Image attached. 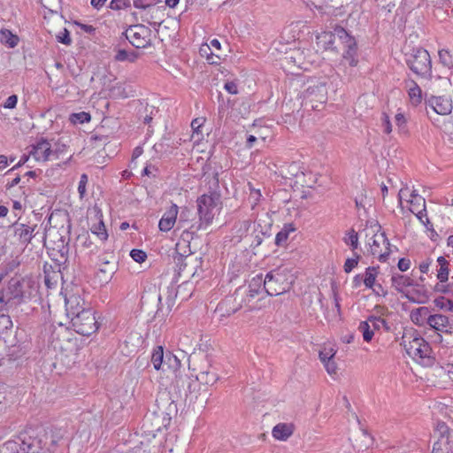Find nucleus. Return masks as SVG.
I'll list each match as a JSON object with an SVG mask.
<instances>
[{
	"label": "nucleus",
	"instance_id": "obj_1",
	"mask_svg": "<svg viewBox=\"0 0 453 453\" xmlns=\"http://www.w3.org/2000/svg\"><path fill=\"white\" fill-rule=\"evenodd\" d=\"M66 316L73 330L82 335H90L98 329L93 310L86 306L85 301L76 295L65 298Z\"/></svg>",
	"mask_w": 453,
	"mask_h": 453
},
{
	"label": "nucleus",
	"instance_id": "obj_2",
	"mask_svg": "<svg viewBox=\"0 0 453 453\" xmlns=\"http://www.w3.org/2000/svg\"><path fill=\"white\" fill-rule=\"evenodd\" d=\"M49 429H43L36 436L22 434L0 446V453H44L55 450L50 444Z\"/></svg>",
	"mask_w": 453,
	"mask_h": 453
},
{
	"label": "nucleus",
	"instance_id": "obj_3",
	"mask_svg": "<svg viewBox=\"0 0 453 453\" xmlns=\"http://www.w3.org/2000/svg\"><path fill=\"white\" fill-rule=\"evenodd\" d=\"M198 221L191 224L183 234L189 232L195 234L200 230L206 229L213 221L214 217L221 211V196L219 192L211 191L203 194L196 200Z\"/></svg>",
	"mask_w": 453,
	"mask_h": 453
},
{
	"label": "nucleus",
	"instance_id": "obj_4",
	"mask_svg": "<svg viewBox=\"0 0 453 453\" xmlns=\"http://www.w3.org/2000/svg\"><path fill=\"white\" fill-rule=\"evenodd\" d=\"M401 345L406 353L414 360L429 365L433 364L432 349L429 343L416 331L410 330L403 333Z\"/></svg>",
	"mask_w": 453,
	"mask_h": 453
},
{
	"label": "nucleus",
	"instance_id": "obj_5",
	"mask_svg": "<svg viewBox=\"0 0 453 453\" xmlns=\"http://www.w3.org/2000/svg\"><path fill=\"white\" fill-rule=\"evenodd\" d=\"M408 67L418 77L431 80L433 77L432 60L428 51L423 48H413L405 54Z\"/></svg>",
	"mask_w": 453,
	"mask_h": 453
},
{
	"label": "nucleus",
	"instance_id": "obj_6",
	"mask_svg": "<svg viewBox=\"0 0 453 453\" xmlns=\"http://www.w3.org/2000/svg\"><path fill=\"white\" fill-rule=\"evenodd\" d=\"M292 275L285 268L269 272L264 278L265 291L267 296H279L289 290Z\"/></svg>",
	"mask_w": 453,
	"mask_h": 453
},
{
	"label": "nucleus",
	"instance_id": "obj_7",
	"mask_svg": "<svg viewBox=\"0 0 453 453\" xmlns=\"http://www.w3.org/2000/svg\"><path fill=\"white\" fill-rule=\"evenodd\" d=\"M335 35L343 46L342 65L355 67L358 64L357 44L356 39L342 27H335Z\"/></svg>",
	"mask_w": 453,
	"mask_h": 453
},
{
	"label": "nucleus",
	"instance_id": "obj_8",
	"mask_svg": "<svg viewBox=\"0 0 453 453\" xmlns=\"http://www.w3.org/2000/svg\"><path fill=\"white\" fill-rule=\"evenodd\" d=\"M245 293L242 288H237L232 296L226 297L217 305L215 312L219 314L220 320H222V318H226L235 313L243 306H247L246 299L244 298Z\"/></svg>",
	"mask_w": 453,
	"mask_h": 453
},
{
	"label": "nucleus",
	"instance_id": "obj_9",
	"mask_svg": "<svg viewBox=\"0 0 453 453\" xmlns=\"http://www.w3.org/2000/svg\"><path fill=\"white\" fill-rule=\"evenodd\" d=\"M437 437L432 453H453V434L444 422H438L434 430Z\"/></svg>",
	"mask_w": 453,
	"mask_h": 453
},
{
	"label": "nucleus",
	"instance_id": "obj_10",
	"mask_svg": "<svg viewBox=\"0 0 453 453\" xmlns=\"http://www.w3.org/2000/svg\"><path fill=\"white\" fill-rule=\"evenodd\" d=\"M125 36L137 49H144L151 44V30L142 24L130 26Z\"/></svg>",
	"mask_w": 453,
	"mask_h": 453
},
{
	"label": "nucleus",
	"instance_id": "obj_11",
	"mask_svg": "<svg viewBox=\"0 0 453 453\" xmlns=\"http://www.w3.org/2000/svg\"><path fill=\"white\" fill-rule=\"evenodd\" d=\"M65 147V146L63 145V149L53 150L50 142L47 139L40 138L31 146L29 155L33 156L38 162H46L50 159L58 158V154L64 150Z\"/></svg>",
	"mask_w": 453,
	"mask_h": 453
},
{
	"label": "nucleus",
	"instance_id": "obj_12",
	"mask_svg": "<svg viewBox=\"0 0 453 453\" xmlns=\"http://www.w3.org/2000/svg\"><path fill=\"white\" fill-rule=\"evenodd\" d=\"M372 240L369 242L372 255L384 261L390 252V243L385 233L374 234Z\"/></svg>",
	"mask_w": 453,
	"mask_h": 453
},
{
	"label": "nucleus",
	"instance_id": "obj_13",
	"mask_svg": "<svg viewBox=\"0 0 453 453\" xmlns=\"http://www.w3.org/2000/svg\"><path fill=\"white\" fill-rule=\"evenodd\" d=\"M36 226V225L30 226L15 222L10 226L9 231L12 233L13 237L19 243L27 245L35 235V229Z\"/></svg>",
	"mask_w": 453,
	"mask_h": 453
},
{
	"label": "nucleus",
	"instance_id": "obj_14",
	"mask_svg": "<svg viewBox=\"0 0 453 453\" xmlns=\"http://www.w3.org/2000/svg\"><path fill=\"white\" fill-rule=\"evenodd\" d=\"M426 104L439 115H449L453 108L451 99L446 96H431L426 99Z\"/></svg>",
	"mask_w": 453,
	"mask_h": 453
},
{
	"label": "nucleus",
	"instance_id": "obj_15",
	"mask_svg": "<svg viewBox=\"0 0 453 453\" xmlns=\"http://www.w3.org/2000/svg\"><path fill=\"white\" fill-rule=\"evenodd\" d=\"M241 288L242 291L246 292L244 294V298L246 299L247 305H249L251 299L265 293V281L262 274H257L253 277L249 283L248 288Z\"/></svg>",
	"mask_w": 453,
	"mask_h": 453
},
{
	"label": "nucleus",
	"instance_id": "obj_16",
	"mask_svg": "<svg viewBox=\"0 0 453 453\" xmlns=\"http://www.w3.org/2000/svg\"><path fill=\"white\" fill-rule=\"evenodd\" d=\"M136 15H140V18L142 22H146L149 25L152 26L154 28L159 27L161 23L163 22L162 19V11L159 7L152 6V8H147L143 11H140L139 12L135 13Z\"/></svg>",
	"mask_w": 453,
	"mask_h": 453
},
{
	"label": "nucleus",
	"instance_id": "obj_17",
	"mask_svg": "<svg viewBox=\"0 0 453 453\" xmlns=\"http://www.w3.org/2000/svg\"><path fill=\"white\" fill-rule=\"evenodd\" d=\"M179 207L176 204H172L170 208L163 214L158 222V228L162 232L170 231L177 222V216Z\"/></svg>",
	"mask_w": 453,
	"mask_h": 453
},
{
	"label": "nucleus",
	"instance_id": "obj_18",
	"mask_svg": "<svg viewBox=\"0 0 453 453\" xmlns=\"http://www.w3.org/2000/svg\"><path fill=\"white\" fill-rule=\"evenodd\" d=\"M428 326L439 332L445 334L453 333V323H451L449 319L443 314L431 315Z\"/></svg>",
	"mask_w": 453,
	"mask_h": 453
},
{
	"label": "nucleus",
	"instance_id": "obj_19",
	"mask_svg": "<svg viewBox=\"0 0 453 453\" xmlns=\"http://www.w3.org/2000/svg\"><path fill=\"white\" fill-rule=\"evenodd\" d=\"M411 290L406 291L404 296L411 303H425L429 298L428 290L423 285L414 283Z\"/></svg>",
	"mask_w": 453,
	"mask_h": 453
},
{
	"label": "nucleus",
	"instance_id": "obj_20",
	"mask_svg": "<svg viewBox=\"0 0 453 453\" xmlns=\"http://www.w3.org/2000/svg\"><path fill=\"white\" fill-rule=\"evenodd\" d=\"M404 87L407 89L411 103L418 105L422 102V90L417 82L412 79L404 81Z\"/></svg>",
	"mask_w": 453,
	"mask_h": 453
},
{
	"label": "nucleus",
	"instance_id": "obj_21",
	"mask_svg": "<svg viewBox=\"0 0 453 453\" xmlns=\"http://www.w3.org/2000/svg\"><path fill=\"white\" fill-rule=\"evenodd\" d=\"M392 287L399 293L405 294V288L414 286V280L406 275L394 273L391 277Z\"/></svg>",
	"mask_w": 453,
	"mask_h": 453
},
{
	"label": "nucleus",
	"instance_id": "obj_22",
	"mask_svg": "<svg viewBox=\"0 0 453 453\" xmlns=\"http://www.w3.org/2000/svg\"><path fill=\"white\" fill-rule=\"evenodd\" d=\"M410 317L411 321L417 326H423L426 324L428 325L429 318L431 317L430 310L426 306L418 307L411 311Z\"/></svg>",
	"mask_w": 453,
	"mask_h": 453
},
{
	"label": "nucleus",
	"instance_id": "obj_23",
	"mask_svg": "<svg viewBox=\"0 0 453 453\" xmlns=\"http://www.w3.org/2000/svg\"><path fill=\"white\" fill-rule=\"evenodd\" d=\"M294 433V425L291 423H279L272 431L273 436L279 441H287Z\"/></svg>",
	"mask_w": 453,
	"mask_h": 453
},
{
	"label": "nucleus",
	"instance_id": "obj_24",
	"mask_svg": "<svg viewBox=\"0 0 453 453\" xmlns=\"http://www.w3.org/2000/svg\"><path fill=\"white\" fill-rule=\"evenodd\" d=\"M437 263H438V265H439V269H438V272H437V279L439 280L440 282H446L449 280V263L442 256H440L437 258Z\"/></svg>",
	"mask_w": 453,
	"mask_h": 453
},
{
	"label": "nucleus",
	"instance_id": "obj_25",
	"mask_svg": "<svg viewBox=\"0 0 453 453\" xmlns=\"http://www.w3.org/2000/svg\"><path fill=\"white\" fill-rule=\"evenodd\" d=\"M165 355H164V349L162 346H157L152 352L151 355V363L156 370L162 369L165 371L164 365H165Z\"/></svg>",
	"mask_w": 453,
	"mask_h": 453
},
{
	"label": "nucleus",
	"instance_id": "obj_26",
	"mask_svg": "<svg viewBox=\"0 0 453 453\" xmlns=\"http://www.w3.org/2000/svg\"><path fill=\"white\" fill-rule=\"evenodd\" d=\"M23 280L18 277L12 278L8 282L7 287L12 291V296L18 300L21 299L23 296Z\"/></svg>",
	"mask_w": 453,
	"mask_h": 453
},
{
	"label": "nucleus",
	"instance_id": "obj_27",
	"mask_svg": "<svg viewBox=\"0 0 453 453\" xmlns=\"http://www.w3.org/2000/svg\"><path fill=\"white\" fill-rule=\"evenodd\" d=\"M378 276V267L369 266L365 269L363 275V283L367 288H372L376 284V278Z\"/></svg>",
	"mask_w": 453,
	"mask_h": 453
},
{
	"label": "nucleus",
	"instance_id": "obj_28",
	"mask_svg": "<svg viewBox=\"0 0 453 453\" xmlns=\"http://www.w3.org/2000/svg\"><path fill=\"white\" fill-rule=\"evenodd\" d=\"M0 36L1 42L10 48L16 47L19 41L16 35L5 28L0 30Z\"/></svg>",
	"mask_w": 453,
	"mask_h": 453
},
{
	"label": "nucleus",
	"instance_id": "obj_29",
	"mask_svg": "<svg viewBox=\"0 0 453 453\" xmlns=\"http://www.w3.org/2000/svg\"><path fill=\"white\" fill-rule=\"evenodd\" d=\"M296 231V227L293 224H286L282 227V229L276 234L275 237V244L278 246L284 245L288 239L290 233Z\"/></svg>",
	"mask_w": 453,
	"mask_h": 453
},
{
	"label": "nucleus",
	"instance_id": "obj_30",
	"mask_svg": "<svg viewBox=\"0 0 453 453\" xmlns=\"http://www.w3.org/2000/svg\"><path fill=\"white\" fill-rule=\"evenodd\" d=\"M250 224L251 223L250 220H242L236 222L232 229L234 237L237 238L238 240H241L244 235L247 234L250 227Z\"/></svg>",
	"mask_w": 453,
	"mask_h": 453
},
{
	"label": "nucleus",
	"instance_id": "obj_31",
	"mask_svg": "<svg viewBox=\"0 0 453 453\" xmlns=\"http://www.w3.org/2000/svg\"><path fill=\"white\" fill-rule=\"evenodd\" d=\"M66 431L64 428H50L49 429V436L50 444L51 446H55V449H57L58 442L64 439Z\"/></svg>",
	"mask_w": 453,
	"mask_h": 453
},
{
	"label": "nucleus",
	"instance_id": "obj_32",
	"mask_svg": "<svg viewBox=\"0 0 453 453\" xmlns=\"http://www.w3.org/2000/svg\"><path fill=\"white\" fill-rule=\"evenodd\" d=\"M200 54L205 57L210 65H219L220 63V57L211 52L210 45L204 44L200 48Z\"/></svg>",
	"mask_w": 453,
	"mask_h": 453
},
{
	"label": "nucleus",
	"instance_id": "obj_33",
	"mask_svg": "<svg viewBox=\"0 0 453 453\" xmlns=\"http://www.w3.org/2000/svg\"><path fill=\"white\" fill-rule=\"evenodd\" d=\"M197 380L202 383L207 385H213L218 380V375L214 371L211 369L200 372L197 376Z\"/></svg>",
	"mask_w": 453,
	"mask_h": 453
},
{
	"label": "nucleus",
	"instance_id": "obj_34",
	"mask_svg": "<svg viewBox=\"0 0 453 453\" xmlns=\"http://www.w3.org/2000/svg\"><path fill=\"white\" fill-rule=\"evenodd\" d=\"M167 366V368L173 370V372L175 373V377L178 376V372L180 367V361L172 353H167L165 355V361L164 367Z\"/></svg>",
	"mask_w": 453,
	"mask_h": 453
},
{
	"label": "nucleus",
	"instance_id": "obj_35",
	"mask_svg": "<svg viewBox=\"0 0 453 453\" xmlns=\"http://www.w3.org/2000/svg\"><path fill=\"white\" fill-rule=\"evenodd\" d=\"M337 38V35H335V28L334 29V32H323L321 35H319L317 39L319 40V42H324L325 49H332L334 44V39Z\"/></svg>",
	"mask_w": 453,
	"mask_h": 453
},
{
	"label": "nucleus",
	"instance_id": "obj_36",
	"mask_svg": "<svg viewBox=\"0 0 453 453\" xmlns=\"http://www.w3.org/2000/svg\"><path fill=\"white\" fill-rule=\"evenodd\" d=\"M366 321L370 322V326L372 328L373 332L375 330H380L381 327H385L387 331L389 330L388 323L380 317L371 316Z\"/></svg>",
	"mask_w": 453,
	"mask_h": 453
},
{
	"label": "nucleus",
	"instance_id": "obj_37",
	"mask_svg": "<svg viewBox=\"0 0 453 453\" xmlns=\"http://www.w3.org/2000/svg\"><path fill=\"white\" fill-rule=\"evenodd\" d=\"M358 330L360 331V333H362L363 339L365 342H370L372 339L374 332L372 328L370 326V322H367L366 320L362 321L359 324Z\"/></svg>",
	"mask_w": 453,
	"mask_h": 453
},
{
	"label": "nucleus",
	"instance_id": "obj_38",
	"mask_svg": "<svg viewBox=\"0 0 453 453\" xmlns=\"http://www.w3.org/2000/svg\"><path fill=\"white\" fill-rule=\"evenodd\" d=\"M91 232L102 241H106L108 238L105 226L102 220L91 227Z\"/></svg>",
	"mask_w": 453,
	"mask_h": 453
},
{
	"label": "nucleus",
	"instance_id": "obj_39",
	"mask_svg": "<svg viewBox=\"0 0 453 453\" xmlns=\"http://www.w3.org/2000/svg\"><path fill=\"white\" fill-rule=\"evenodd\" d=\"M90 114L85 111L73 113L70 115V121L73 124H84L90 121Z\"/></svg>",
	"mask_w": 453,
	"mask_h": 453
},
{
	"label": "nucleus",
	"instance_id": "obj_40",
	"mask_svg": "<svg viewBox=\"0 0 453 453\" xmlns=\"http://www.w3.org/2000/svg\"><path fill=\"white\" fill-rule=\"evenodd\" d=\"M99 262H100V271L103 272V273H106L107 271L109 270H113L114 269V256L111 255L110 257L108 258L107 257H100L99 258Z\"/></svg>",
	"mask_w": 453,
	"mask_h": 453
},
{
	"label": "nucleus",
	"instance_id": "obj_41",
	"mask_svg": "<svg viewBox=\"0 0 453 453\" xmlns=\"http://www.w3.org/2000/svg\"><path fill=\"white\" fill-rule=\"evenodd\" d=\"M344 242L346 244L350 245L353 250L357 248L358 235L355 232V230L351 229L346 234V236L344 237Z\"/></svg>",
	"mask_w": 453,
	"mask_h": 453
},
{
	"label": "nucleus",
	"instance_id": "obj_42",
	"mask_svg": "<svg viewBox=\"0 0 453 453\" xmlns=\"http://www.w3.org/2000/svg\"><path fill=\"white\" fill-rule=\"evenodd\" d=\"M335 353L336 350H334L332 347L324 348L322 350L319 351V359L322 363L328 362L329 360H334Z\"/></svg>",
	"mask_w": 453,
	"mask_h": 453
},
{
	"label": "nucleus",
	"instance_id": "obj_43",
	"mask_svg": "<svg viewBox=\"0 0 453 453\" xmlns=\"http://www.w3.org/2000/svg\"><path fill=\"white\" fill-rule=\"evenodd\" d=\"M13 300H16V298L12 296V293L8 287L0 291V304L6 305Z\"/></svg>",
	"mask_w": 453,
	"mask_h": 453
},
{
	"label": "nucleus",
	"instance_id": "obj_44",
	"mask_svg": "<svg viewBox=\"0 0 453 453\" xmlns=\"http://www.w3.org/2000/svg\"><path fill=\"white\" fill-rule=\"evenodd\" d=\"M286 173L291 177H297L300 173L303 175L299 163L292 162L287 166Z\"/></svg>",
	"mask_w": 453,
	"mask_h": 453
},
{
	"label": "nucleus",
	"instance_id": "obj_45",
	"mask_svg": "<svg viewBox=\"0 0 453 453\" xmlns=\"http://www.w3.org/2000/svg\"><path fill=\"white\" fill-rule=\"evenodd\" d=\"M134 6L140 11H143L147 8L156 6V3L155 0H134Z\"/></svg>",
	"mask_w": 453,
	"mask_h": 453
},
{
	"label": "nucleus",
	"instance_id": "obj_46",
	"mask_svg": "<svg viewBox=\"0 0 453 453\" xmlns=\"http://www.w3.org/2000/svg\"><path fill=\"white\" fill-rule=\"evenodd\" d=\"M130 256L137 263H142L147 258V255L143 250L136 249L131 250Z\"/></svg>",
	"mask_w": 453,
	"mask_h": 453
},
{
	"label": "nucleus",
	"instance_id": "obj_47",
	"mask_svg": "<svg viewBox=\"0 0 453 453\" xmlns=\"http://www.w3.org/2000/svg\"><path fill=\"white\" fill-rule=\"evenodd\" d=\"M130 5V0H111L110 8L111 10H121Z\"/></svg>",
	"mask_w": 453,
	"mask_h": 453
},
{
	"label": "nucleus",
	"instance_id": "obj_48",
	"mask_svg": "<svg viewBox=\"0 0 453 453\" xmlns=\"http://www.w3.org/2000/svg\"><path fill=\"white\" fill-rule=\"evenodd\" d=\"M88 183V176L87 174L83 173L81 174L78 185V192L80 194V196L82 198L86 194V186Z\"/></svg>",
	"mask_w": 453,
	"mask_h": 453
},
{
	"label": "nucleus",
	"instance_id": "obj_49",
	"mask_svg": "<svg viewBox=\"0 0 453 453\" xmlns=\"http://www.w3.org/2000/svg\"><path fill=\"white\" fill-rule=\"evenodd\" d=\"M58 41L63 44L70 45L72 42L69 31L65 28L62 32H60L58 36Z\"/></svg>",
	"mask_w": 453,
	"mask_h": 453
},
{
	"label": "nucleus",
	"instance_id": "obj_50",
	"mask_svg": "<svg viewBox=\"0 0 453 453\" xmlns=\"http://www.w3.org/2000/svg\"><path fill=\"white\" fill-rule=\"evenodd\" d=\"M381 126L383 127V132L385 134H390L392 132V125L389 120V117L388 114L383 113L381 117Z\"/></svg>",
	"mask_w": 453,
	"mask_h": 453
},
{
	"label": "nucleus",
	"instance_id": "obj_51",
	"mask_svg": "<svg viewBox=\"0 0 453 453\" xmlns=\"http://www.w3.org/2000/svg\"><path fill=\"white\" fill-rule=\"evenodd\" d=\"M358 264V257L346 259L343 268L344 272L349 273Z\"/></svg>",
	"mask_w": 453,
	"mask_h": 453
},
{
	"label": "nucleus",
	"instance_id": "obj_52",
	"mask_svg": "<svg viewBox=\"0 0 453 453\" xmlns=\"http://www.w3.org/2000/svg\"><path fill=\"white\" fill-rule=\"evenodd\" d=\"M12 326V321L8 315H0V328L8 329Z\"/></svg>",
	"mask_w": 453,
	"mask_h": 453
},
{
	"label": "nucleus",
	"instance_id": "obj_53",
	"mask_svg": "<svg viewBox=\"0 0 453 453\" xmlns=\"http://www.w3.org/2000/svg\"><path fill=\"white\" fill-rule=\"evenodd\" d=\"M224 88L232 95L238 94L237 84L234 81H228L225 83Z\"/></svg>",
	"mask_w": 453,
	"mask_h": 453
},
{
	"label": "nucleus",
	"instance_id": "obj_54",
	"mask_svg": "<svg viewBox=\"0 0 453 453\" xmlns=\"http://www.w3.org/2000/svg\"><path fill=\"white\" fill-rule=\"evenodd\" d=\"M439 58H440V60L441 62L444 65H447L449 66L451 63L450 61V56H449V52L448 50H441L439 51Z\"/></svg>",
	"mask_w": 453,
	"mask_h": 453
},
{
	"label": "nucleus",
	"instance_id": "obj_55",
	"mask_svg": "<svg viewBox=\"0 0 453 453\" xmlns=\"http://www.w3.org/2000/svg\"><path fill=\"white\" fill-rule=\"evenodd\" d=\"M315 93V88H309L307 90V102L306 104H310L311 107L313 110H319V104H313L314 99L312 98L313 94Z\"/></svg>",
	"mask_w": 453,
	"mask_h": 453
},
{
	"label": "nucleus",
	"instance_id": "obj_56",
	"mask_svg": "<svg viewBox=\"0 0 453 453\" xmlns=\"http://www.w3.org/2000/svg\"><path fill=\"white\" fill-rule=\"evenodd\" d=\"M18 103V97L16 95L10 96L4 102V107L7 109H13L15 108L16 104Z\"/></svg>",
	"mask_w": 453,
	"mask_h": 453
},
{
	"label": "nucleus",
	"instance_id": "obj_57",
	"mask_svg": "<svg viewBox=\"0 0 453 453\" xmlns=\"http://www.w3.org/2000/svg\"><path fill=\"white\" fill-rule=\"evenodd\" d=\"M326 372L330 374H335L337 371V365L334 360H329L328 362L323 363Z\"/></svg>",
	"mask_w": 453,
	"mask_h": 453
},
{
	"label": "nucleus",
	"instance_id": "obj_58",
	"mask_svg": "<svg viewBox=\"0 0 453 453\" xmlns=\"http://www.w3.org/2000/svg\"><path fill=\"white\" fill-rule=\"evenodd\" d=\"M205 119L203 118H196L192 120L191 122V127L196 133H199V129L203 127L204 124Z\"/></svg>",
	"mask_w": 453,
	"mask_h": 453
},
{
	"label": "nucleus",
	"instance_id": "obj_59",
	"mask_svg": "<svg viewBox=\"0 0 453 453\" xmlns=\"http://www.w3.org/2000/svg\"><path fill=\"white\" fill-rule=\"evenodd\" d=\"M371 289L376 296H386L388 295L387 289H385L380 283H376L375 286Z\"/></svg>",
	"mask_w": 453,
	"mask_h": 453
},
{
	"label": "nucleus",
	"instance_id": "obj_60",
	"mask_svg": "<svg viewBox=\"0 0 453 453\" xmlns=\"http://www.w3.org/2000/svg\"><path fill=\"white\" fill-rule=\"evenodd\" d=\"M397 266L401 272H406L411 266V260L403 257L398 261Z\"/></svg>",
	"mask_w": 453,
	"mask_h": 453
},
{
	"label": "nucleus",
	"instance_id": "obj_61",
	"mask_svg": "<svg viewBox=\"0 0 453 453\" xmlns=\"http://www.w3.org/2000/svg\"><path fill=\"white\" fill-rule=\"evenodd\" d=\"M316 89L319 93V98L316 102L319 103V104H323L326 102V88H325V86L321 85V86H318L316 88Z\"/></svg>",
	"mask_w": 453,
	"mask_h": 453
},
{
	"label": "nucleus",
	"instance_id": "obj_62",
	"mask_svg": "<svg viewBox=\"0 0 453 453\" xmlns=\"http://www.w3.org/2000/svg\"><path fill=\"white\" fill-rule=\"evenodd\" d=\"M129 51L126 50H119L116 53L115 59L117 61H127L128 58Z\"/></svg>",
	"mask_w": 453,
	"mask_h": 453
},
{
	"label": "nucleus",
	"instance_id": "obj_63",
	"mask_svg": "<svg viewBox=\"0 0 453 453\" xmlns=\"http://www.w3.org/2000/svg\"><path fill=\"white\" fill-rule=\"evenodd\" d=\"M432 264V260L430 258H427L424 261H422L420 264H419V270L422 273H427V272L429 271V267Z\"/></svg>",
	"mask_w": 453,
	"mask_h": 453
},
{
	"label": "nucleus",
	"instance_id": "obj_64",
	"mask_svg": "<svg viewBox=\"0 0 453 453\" xmlns=\"http://www.w3.org/2000/svg\"><path fill=\"white\" fill-rule=\"evenodd\" d=\"M186 216V212L182 211L180 215L179 220H178V228H185L187 226L188 220L184 218Z\"/></svg>",
	"mask_w": 453,
	"mask_h": 453
}]
</instances>
